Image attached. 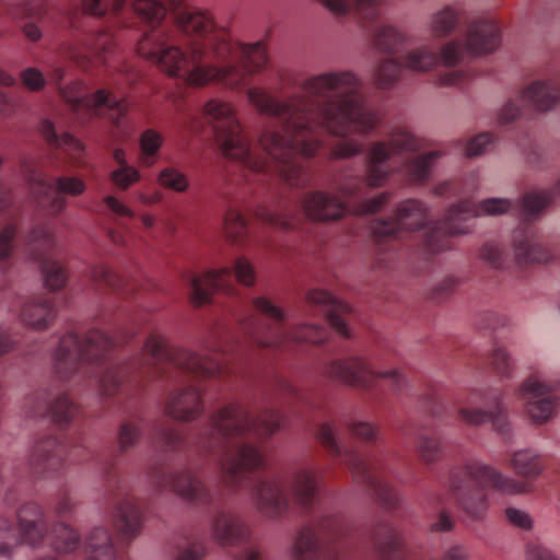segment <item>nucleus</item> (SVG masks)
<instances>
[{
    "label": "nucleus",
    "instance_id": "nucleus-13",
    "mask_svg": "<svg viewBox=\"0 0 560 560\" xmlns=\"http://www.w3.org/2000/svg\"><path fill=\"white\" fill-rule=\"evenodd\" d=\"M21 168L37 206L51 215L58 214L66 207L65 195L79 196L86 188L79 177L57 176L54 182H49L43 166L34 161H24Z\"/></svg>",
    "mask_w": 560,
    "mask_h": 560
},
{
    "label": "nucleus",
    "instance_id": "nucleus-60",
    "mask_svg": "<svg viewBox=\"0 0 560 560\" xmlns=\"http://www.w3.org/2000/svg\"><path fill=\"white\" fill-rule=\"evenodd\" d=\"M392 192L384 191L375 197L364 200L357 206L359 214H374L380 212L392 199Z\"/></svg>",
    "mask_w": 560,
    "mask_h": 560
},
{
    "label": "nucleus",
    "instance_id": "nucleus-64",
    "mask_svg": "<svg viewBox=\"0 0 560 560\" xmlns=\"http://www.w3.org/2000/svg\"><path fill=\"white\" fill-rule=\"evenodd\" d=\"M349 431L361 439L366 441H374L377 438V428L375 424L368 421H352L347 424Z\"/></svg>",
    "mask_w": 560,
    "mask_h": 560
},
{
    "label": "nucleus",
    "instance_id": "nucleus-42",
    "mask_svg": "<svg viewBox=\"0 0 560 560\" xmlns=\"http://www.w3.org/2000/svg\"><path fill=\"white\" fill-rule=\"evenodd\" d=\"M139 370L136 362H129L121 365L108 368L100 380V388L103 395H112L127 380L131 372L137 373Z\"/></svg>",
    "mask_w": 560,
    "mask_h": 560
},
{
    "label": "nucleus",
    "instance_id": "nucleus-45",
    "mask_svg": "<svg viewBox=\"0 0 560 560\" xmlns=\"http://www.w3.org/2000/svg\"><path fill=\"white\" fill-rule=\"evenodd\" d=\"M479 177L477 173H470L459 187L455 182L446 180L438 184L433 188V194L442 198H457L464 195L472 194L478 189Z\"/></svg>",
    "mask_w": 560,
    "mask_h": 560
},
{
    "label": "nucleus",
    "instance_id": "nucleus-1",
    "mask_svg": "<svg viewBox=\"0 0 560 560\" xmlns=\"http://www.w3.org/2000/svg\"><path fill=\"white\" fill-rule=\"evenodd\" d=\"M301 91L279 101L261 88L247 89L248 102L276 122L259 137L261 155L252 151L231 103L212 98L205 104L203 117L221 152L246 167L248 182L279 179L291 187L306 186L311 175L304 159L315 155L324 132L339 138L368 135L380 124L352 71L312 75L301 83Z\"/></svg>",
    "mask_w": 560,
    "mask_h": 560
},
{
    "label": "nucleus",
    "instance_id": "nucleus-21",
    "mask_svg": "<svg viewBox=\"0 0 560 560\" xmlns=\"http://www.w3.org/2000/svg\"><path fill=\"white\" fill-rule=\"evenodd\" d=\"M375 368L363 357L350 355L326 363L324 373L329 378L340 381L347 385L371 389L374 387Z\"/></svg>",
    "mask_w": 560,
    "mask_h": 560
},
{
    "label": "nucleus",
    "instance_id": "nucleus-43",
    "mask_svg": "<svg viewBox=\"0 0 560 560\" xmlns=\"http://www.w3.org/2000/svg\"><path fill=\"white\" fill-rule=\"evenodd\" d=\"M139 370L136 362H129L121 365L108 368L100 380V388L103 395H112L127 380L131 372L137 373Z\"/></svg>",
    "mask_w": 560,
    "mask_h": 560
},
{
    "label": "nucleus",
    "instance_id": "nucleus-59",
    "mask_svg": "<svg viewBox=\"0 0 560 560\" xmlns=\"http://www.w3.org/2000/svg\"><path fill=\"white\" fill-rule=\"evenodd\" d=\"M363 147L355 140H339L332 144L330 156L332 159H347L362 153Z\"/></svg>",
    "mask_w": 560,
    "mask_h": 560
},
{
    "label": "nucleus",
    "instance_id": "nucleus-47",
    "mask_svg": "<svg viewBox=\"0 0 560 560\" xmlns=\"http://www.w3.org/2000/svg\"><path fill=\"white\" fill-rule=\"evenodd\" d=\"M142 435L139 419H126L120 422L117 431V445L120 453H127L133 448Z\"/></svg>",
    "mask_w": 560,
    "mask_h": 560
},
{
    "label": "nucleus",
    "instance_id": "nucleus-53",
    "mask_svg": "<svg viewBox=\"0 0 560 560\" xmlns=\"http://www.w3.org/2000/svg\"><path fill=\"white\" fill-rule=\"evenodd\" d=\"M109 179L120 190H127L141 179L138 168L128 164L114 168L109 173Z\"/></svg>",
    "mask_w": 560,
    "mask_h": 560
},
{
    "label": "nucleus",
    "instance_id": "nucleus-63",
    "mask_svg": "<svg viewBox=\"0 0 560 560\" xmlns=\"http://www.w3.org/2000/svg\"><path fill=\"white\" fill-rule=\"evenodd\" d=\"M459 418L467 424L478 427L490 420V412L482 409L460 407L458 409Z\"/></svg>",
    "mask_w": 560,
    "mask_h": 560
},
{
    "label": "nucleus",
    "instance_id": "nucleus-10",
    "mask_svg": "<svg viewBox=\"0 0 560 560\" xmlns=\"http://www.w3.org/2000/svg\"><path fill=\"white\" fill-rule=\"evenodd\" d=\"M114 347V341L104 331L94 329L79 337L74 332L63 335L51 355V368L60 381H69L79 369L80 362L98 364Z\"/></svg>",
    "mask_w": 560,
    "mask_h": 560
},
{
    "label": "nucleus",
    "instance_id": "nucleus-56",
    "mask_svg": "<svg viewBox=\"0 0 560 560\" xmlns=\"http://www.w3.org/2000/svg\"><path fill=\"white\" fill-rule=\"evenodd\" d=\"M23 86L31 92H39L47 84V78L42 70L35 67H27L20 72Z\"/></svg>",
    "mask_w": 560,
    "mask_h": 560
},
{
    "label": "nucleus",
    "instance_id": "nucleus-62",
    "mask_svg": "<svg viewBox=\"0 0 560 560\" xmlns=\"http://www.w3.org/2000/svg\"><path fill=\"white\" fill-rule=\"evenodd\" d=\"M526 560H560L551 548L544 544L532 542L526 546Z\"/></svg>",
    "mask_w": 560,
    "mask_h": 560
},
{
    "label": "nucleus",
    "instance_id": "nucleus-18",
    "mask_svg": "<svg viewBox=\"0 0 560 560\" xmlns=\"http://www.w3.org/2000/svg\"><path fill=\"white\" fill-rule=\"evenodd\" d=\"M305 318L315 317L324 313L335 330L343 336L350 337V328L346 315L350 313V306L328 291L323 289H308L304 295V305L301 310Z\"/></svg>",
    "mask_w": 560,
    "mask_h": 560
},
{
    "label": "nucleus",
    "instance_id": "nucleus-12",
    "mask_svg": "<svg viewBox=\"0 0 560 560\" xmlns=\"http://www.w3.org/2000/svg\"><path fill=\"white\" fill-rule=\"evenodd\" d=\"M299 208L300 211L296 212L289 205L281 210H270L261 206L254 211V215L265 224L288 230L298 226L300 215L314 221H335L347 212L346 205L338 197L324 191L308 192L299 201Z\"/></svg>",
    "mask_w": 560,
    "mask_h": 560
},
{
    "label": "nucleus",
    "instance_id": "nucleus-32",
    "mask_svg": "<svg viewBox=\"0 0 560 560\" xmlns=\"http://www.w3.org/2000/svg\"><path fill=\"white\" fill-rule=\"evenodd\" d=\"M83 550L85 560H116L118 556L115 536L104 525L93 526L85 533Z\"/></svg>",
    "mask_w": 560,
    "mask_h": 560
},
{
    "label": "nucleus",
    "instance_id": "nucleus-16",
    "mask_svg": "<svg viewBox=\"0 0 560 560\" xmlns=\"http://www.w3.org/2000/svg\"><path fill=\"white\" fill-rule=\"evenodd\" d=\"M556 383L542 374L528 376L520 386L525 413L532 423L542 425L552 420L560 408V397L553 394Z\"/></svg>",
    "mask_w": 560,
    "mask_h": 560
},
{
    "label": "nucleus",
    "instance_id": "nucleus-24",
    "mask_svg": "<svg viewBox=\"0 0 560 560\" xmlns=\"http://www.w3.org/2000/svg\"><path fill=\"white\" fill-rule=\"evenodd\" d=\"M66 459L65 444L54 435L37 439L28 453V464L36 474L44 475L59 470Z\"/></svg>",
    "mask_w": 560,
    "mask_h": 560
},
{
    "label": "nucleus",
    "instance_id": "nucleus-15",
    "mask_svg": "<svg viewBox=\"0 0 560 560\" xmlns=\"http://www.w3.org/2000/svg\"><path fill=\"white\" fill-rule=\"evenodd\" d=\"M342 532L341 518L336 515H323L315 528L304 526L295 535L290 548L291 560H342L335 549H319V539H335Z\"/></svg>",
    "mask_w": 560,
    "mask_h": 560
},
{
    "label": "nucleus",
    "instance_id": "nucleus-25",
    "mask_svg": "<svg viewBox=\"0 0 560 560\" xmlns=\"http://www.w3.org/2000/svg\"><path fill=\"white\" fill-rule=\"evenodd\" d=\"M162 482L173 493L190 503L211 502V492L207 485L192 471L178 469L163 475Z\"/></svg>",
    "mask_w": 560,
    "mask_h": 560
},
{
    "label": "nucleus",
    "instance_id": "nucleus-50",
    "mask_svg": "<svg viewBox=\"0 0 560 560\" xmlns=\"http://www.w3.org/2000/svg\"><path fill=\"white\" fill-rule=\"evenodd\" d=\"M158 179L161 186L176 192H184L189 187V180L186 174L173 166L164 167L160 172Z\"/></svg>",
    "mask_w": 560,
    "mask_h": 560
},
{
    "label": "nucleus",
    "instance_id": "nucleus-51",
    "mask_svg": "<svg viewBox=\"0 0 560 560\" xmlns=\"http://www.w3.org/2000/svg\"><path fill=\"white\" fill-rule=\"evenodd\" d=\"M417 451L422 462L431 465L441 457L442 445L439 439L421 434L417 441Z\"/></svg>",
    "mask_w": 560,
    "mask_h": 560
},
{
    "label": "nucleus",
    "instance_id": "nucleus-44",
    "mask_svg": "<svg viewBox=\"0 0 560 560\" xmlns=\"http://www.w3.org/2000/svg\"><path fill=\"white\" fill-rule=\"evenodd\" d=\"M250 303L254 312L270 322L275 327L288 319L287 311L265 295L253 296Z\"/></svg>",
    "mask_w": 560,
    "mask_h": 560
},
{
    "label": "nucleus",
    "instance_id": "nucleus-57",
    "mask_svg": "<svg viewBox=\"0 0 560 560\" xmlns=\"http://www.w3.org/2000/svg\"><path fill=\"white\" fill-rule=\"evenodd\" d=\"M460 281L456 277H446L439 282H436L430 290V296L434 301H443L448 296L453 295Z\"/></svg>",
    "mask_w": 560,
    "mask_h": 560
},
{
    "label": "nucleus",
    "instance_id": "nucleus-27",
    "mask_svg": "<svg viewBox=\"0 0 560 560\" xmlns=\"http://www.w3.org/2000/svg\"><path fill=\"white\" fill-rule=\"evenodd\" d=\"M231 270L223 267L218 270H209L201 276L187 275L185 280L189 287V298L195 306H201L211 302L212 293L218 290H232L226 284Z\"/></svg>",
    "mask_w": 560,
    "mask_h": 560
},
{
    "label": "nucleus",
    "instance_id": "nucleus-35",
    "mask_svg": "<svg viewBox=\"0 0 560 560\" xmlns=\"http://www.w3.org/2000/svg\"><path fill=\"white\" fill-rule=\"evenodd\" d=\"M56 318V311L51 300L34 298L26 301L20 311L21 322L28 328L42 331L50 327Z\"/></svg>",
    "mask_w": 560,
    "mask_h": 560
},
{
    "label": "nucleus",
    "instance_id": "nucleus-11",
    "mask_svg": "<svg viewBox=\"0 0 560 560\" xmlns=\"http://www.w3.org/2000/svg\"><path fill=\"white\" fill-rule=\"evenodd\" d=\"M335 15L352 12L361 25L369 31L376 50L393 55L407 42V37L389 24L374 26L385 12L388 0H318Z\"/></svg>",
    "mask_w": 560,
    "mask_h": 560
},
{
    "label": "nucleus",
    "instance_id": "nucleus-14",
    "mask_svg": "<svg viewBox=\"0 0 560 560\" xmlns=\"http://www.w3.org/2000/svg\"><path fill=\"white\" fill-rule=\"evenodd\" d=\"M316 436L334 458L342 459L358 482L365 483L373 489L385 505L392 508L396 504L397 495L393 488L377 477L359 454L343 448L339 442L338 428L335 424L322 423Z\"/></svg>",
    "mask_w": 560,
    "mask_h": 560
},
{
    "label": "nucleus",
    "instance_id": "nucleus-33",
    "mask_svg": "<svg viewBox=\"0 0 560 560\" xmlns=\"http://www.w3.org/2000/svg\"><path fill=\"white\" fill-rule=\"evenodd\" d=\"M112 518L124 539H135L141 532L140 509L130 497L119 498L113 505Z\"/></svg>",
    "mask_w": 560,
    "mask_h": 560
},
{
    "label": "nucleus",
    "instance_id": "nucleus-22",
    "mask_svg": "<svg viewBox=\"0 0 560 560\" xmlns=\"http://www.w3.org/2000/svg\"><path fill=\"white\" fill-rule=\"evenodd\" d=\"M220 466L232 483H238L244 474L264 469L266 459L258 446L242 443L225 453Z\"/></svg>",
    "mask_w": 560,
    "mask_h": 560
},
{
    "label": "nucleus",
    "instance_id": "nucleus-36",
    "mask_svg": "<svg viewBox=\"0 0 560 560\" xmlns=\"http://www.w3.org/2000/svg\"><path fill=\"white\" fill-rule=\"evenodd\" d=\"M43 287L50 293L63 290L68 283V271L65 264L48 253L36 256Z\"/></svg>",
    "mask_w": 560,
    "mask_h": 560
},
{
    "label": "nucleus",
    "instance_id": "nucleus-41",
    "mask_svg": "<svg viewBox=\"0 0 560 560\" xmlns=\"http://www.w3.org/2000/svg\"><path fill=\"white\" fill-rule=\"evenodd\" d=\"M49 539L55 550L62 553L73 552L81 544V535L63 523H57L51 527Z\"/></svg>",
    "mask_w": 560,
    "mask_h": 560
},
{
    "label": "nucleus",
    "instance_id": "nucleus-26",
    "mask_svg": "<svg viewBox=\"0 0 560 560\" xmlns=\"http://www.w3.org/2000/svg\"><path fill=\"white\" fill-rule=\"evenodd\" d=\"M210 534L221 546H238L249 541L252 529L242 516L219 511L211 521Z\"/></svg>",
    "mask_w": 560,
    "mask_h": 560
},
{
    "label": "nucleus",
    "instance_id": "nucleus-34",
    "mask_svg": "<svg viewBox=\"0 0 560 560\" xmlns=\"http://www.w3.org/2000/svg\"><path fill=\"white\" fill-rule=\"evenodd\" d=\"M18 14L30 20L22 26L24 36L33 43L40 40L43 32L38 24L44 25L51 14L48 2L46 0H20Z\"/></svg>",
    "mask_w": 560,
    "mask_h": 560
},
{
    "label": "nucleus",
    "instance_id": "nucleus-28",
    "mask_svg": "<svg viewBox=\"0 0 560 560\" xmlns=\"http://www.w3.org/2000/svg\"><path fill=\"white\" fill-rule=\"evenodd\" d=\"M19 520V544L25 542L31 546L40 545L50 530L40 506L34 503L23 505L18 512Z\"/></svg>",
    "mask_w": 560,
    "mask_h": 560
},
{
    "label": "nucleus",
    "instance_id": "nucleus-20",
    "mask_svg": "<svg viewBox=\"0 0 560 560\" xmlns=\"http://www.w3.org/2000/svg\"><path fill=\"white\" fill-rule=\"evenodd\" d=\"M481 247L479 256L494 268L509 267L512 264L520 267L547 264L556 258L550 247Z\"/></svg>",
    "mask_w": 560,
    "mask_h": 560
},
{
    "label": "nucleus",
    "instance_id": "nucleus-37",
    "mask_svg": "<svg viewBox=\"0 0 560 560\" xmlns=\"http://www.w3.org/2000/svg\"><path fill=\"white\" fill-rule=\"evenodd\" d=\"M373 542L381 560H396V552L401 545V534L394 525L384 523L375 530Z\"/></svg>",
    "mask_w": 560,
    "mask_h": 560
},
{
    "label": "nucleus",
    "instance_id": "nucleus-2",
    "mask_svg": "<svg viewBox=\"0 0 560 560\" xmlns=\"http://www.w3.org/2000/svg\"><path fill=\"white\" fill-rule=\"evenodd\" d=\"M136 0L132 13L150 31L137 44V52L156 63L170 77L191 86L218 83L238 90L262 71L268 57L261 42H233L212 16L184 4V0Z\"/></svg>",
    "mask_w": 560,
    "mask_h": 560
},
{
    "label": "nucleus",
    "instance_id": "nucleus-4",
    "mask_svg": "<svg viewBox=\"0 0 560 560\" xmlns=\"http://www.w3.org/2000/svg\"><path fill=\"white\" fill-rule=\"evenodd\" d=\"M422 142L405 127L393 128L386 140L371 143L365 154V176L341 173L335 180L336 190L345 198L358 197L364 185L381 187L392 173L400 174L408 184L427 183L440 150L422 152Z\"/></svg>",
    "mask_w": 560,
    "mask_h": 560
},
{
    "label": "nucleus",
    "instance_id": "nucleus-19",
    "mask_svg": "<svg viewBox=\"0 0 560 560\" xmlns=\"http://www.w3.org/2000/svg\"><path fill=\"white\" fill-rule=\"evenodd\" d=\"M250 499L255 509L269 520L284 516L290 508V500L279 476L259 477L250 489Z\"/></svg>",
    "mask_w": 560,
    "mask_h": 560
},
{
    "label": "nucleus",
    "instance_id": "nucleus-3",
    "mask_svg": "<svg viewBox=\"0 0 560 560\" xmlns=\"http://www.w3.org/2000/svg\"><path fill=\"white\" fill-rule=\"evenodd\" d=\"M73 37L75 43L63 44L57 54L45 62L48 80L81 119L106 116L115 128L114 140L126 141L133 133V125L127 116L129 104L125 98H118L105 89L90 94L86 85L81 81L71 82L67 86L62 85L67 61H72L84 70L90 66L107 61L115 44L114 33L104 30L97 33H85L83 38L77 35Z\"/></svg>",
    "mask_w": 560,
    "mask_h": 560
},
{
    "label": "nucleus",
    "instance_id": "nucleus-7",
    "mask_svg": "<svg viewBox=\"0 0 560 560\" xmlns=\"http://www.w3.org/2000/svg\"><path fill=\"white\" fill-rule=\"evenodd\" d=\"M282 419L281 412L273 408L252 412L241 405L231 404L210 416L208 424L196 435L195 446L212 455L234 440H268L281 429Z\"/></svg>",
    "mask_w": 560,
    "mask_h": 560
},
{
    "label": "nucleus",
    "instance_id": "nucleus-17",
    "mask_svg": "<svg viewBox=\"0 0 560 560\" xmlns=\"http://www.w3.org/2000/svg\"><path fill=\"white\" fill-rule=\"evenodd\" d=\"M560 100V83L556 79L537 80L529 84L514 100H509L501 108L498 120L501 125L516 120L524 106L540 112L552 108Z\"/></svg>",
    "mask_w": 560,
    "mask_h": 560
},
{
    "label": "nucleus",
    "instance_id": "nucleus-52",
    "mask_svg": "<svg viewBox=\"0 0 560 560\" xmlns=\"http://www.w3.org/2000/svg\"><path fill=\"white\" fill-rule=\"evenodd\" d=\"M377 378L388 381L390 390L394 394L400 393L408 385V381H407L405 373L402 372V370H400L399 368H396V366H390V368L376 366L375 371H374V385L376 384Z\"/></svg>",
    "mask_w": 560,
    "mask_h": 560
},
{
    "label": "nucleus",
    "instance_id": "nucleus-40",
    "mask_svg": "<svg viewBox=\"0 0 560 560\" xmlns=\"http://www.w3.org/2000/svg\"><path fill=\"white\" fill-rule=\"evenodd\" d=\"M459 20L458 11L453 7L446 5L432 14L430 31L435 38H445L456 30Z\"/></svg>",
    "mask_w": 560,
    "mask_h": 560
},
{
    "label": "nucleus",
    "instance_id": "nucleus-61",
    "mask_svg": "<svg viewBox=\"0 0 560 560\" xmlns=\"http://www.w3.org/2000/svg\"><path fill=\"white\" fill-rule=\"evenodd\" d=\"M493 143V136L490 132L480 133L470 139L465 145V154L469 158L478 156L487 152Z\"/></svg>",
    "mask_w": 560,
    "mask_h": 560
},
{
    "label": "nucleus",
    "instance_id": "nucleus-6",
    "mask_svg": "<svg viewBox=\"0 0 560 560\" xmlns=\"http://www.w3.org/2000/svg\"><path fill=\"white\" fill-rule=\"evenodd\" d=\"M501 43V30L491 19L472 21L463 38H453L434 51L428 45H422L407 51L401 61L385 58L374 72V82L378 88L387 89L394 85L402 68L427 72L439 63L446 67H456L468 62L471 58L495 50Z\"/></svg>",
    "mask_w": 560,
    "mask_h": 560
},
{
    "label": "nucleus",
    "instance_id": "nucleus-49",
    "mask_svg": "<svg viewBox=\"0 0 560 560\" xmlns=\"http://www.w3.org/2000/svg\"><path fill=\"white\" fill-rule=\"evenodd\" d=\"M162 136L153 130L147 129L140 136L141 163L144 166H152L156 161V154L162 147Z\"/></svg>",
    "mask_w": 560,
    "mask_h": 560
},
{
    "label": "nucleus",
    "instance_id": "nucleus-30",
    "mask_svg": "<svg viewBox=\"0 0 560 560\" xmlns=\"http://www.w3.org/2000/svg\"><path fill=\"white\" fill-rule=\"evenodd\" d=\"M324 340L325 335L323 326L306 320L291 325L284 328L281 332H277L272 338L269 339H265L258 336L254 337V341L258 347H277L287 341L296 343H320Z\"/></svg>",
    "mask_w": 560,
    "mask_h": 560
},
{
    "label": "nucleus",
    "instance_id": "nucleus-31",
    "mask_svg": "<svg viewBox=\"0 0 560 560\" xmlns=\"http://www.w3.org/2000/svg\"><path fill=\"white\" fill-rule=\"evenodd\" d=\"M289 490L293 502L303 510H311L318 494V474L314 468L300 467L289 479Z\"/></svg>",
    "mask_w": 560,
    "mask_h": 560
},
{
    "label": "nucleus",
    "instance_id": "nucleus-54",
    "mask_svg": "<svg viewBox=\"0 0 560 560\" xmlns=\"http://www.w3.org/2000/svg\"><path fill=\"white\" fill-rule=\"evenodd\" d=\"M19 545V537L13 524L5 517H0V556L9 557Z\"/></svg>",
    "mask_w": 560,
    "mask_h": 560
},
{
    "label": "nucleus",
    "instance_id": "nucleus-38",
    "mask_svg": "<svg viewBox=\"0 0 560 560\" xmlns=\"http://www.w3.org/2000/svg\"><path fill=\"white\" fill-rule=\"evenodd\" d=\"M82 2L84 10L94 16L102 18L109 14L116 26H132L124 13L126 0H82Z\"/></svg>",
    "mask_w": 560,
    "mask_h": 560
},
{
    "label": "nucleus",
    "instance_id": "nucleus-55",
    "mask_svg": "<svg viewBox=\"0 0 560 560\" xmlns=\"http://www.w3.org/2000/svg\"><path fill=\"white\" fill-rule=\"evenodd\" d=\"M91 279L98 285H105L112 290L124 288L125 280L117 273L112 272L105 266H96L91 271Z\"/></svg>",
    "mask_w": 560,
    "mask_h": 560
},
{
    "label": "nucleus",
    "instance_id": "nucleus-8",
    "mask_svg": "<svg viewBox=\"0 0 560 560\" xmlns=\"http://www.w3.org/2000/svg\"><path fill=\"white\" fill-rule=\"evenodd\" d=\"M450 489L462 509L474 518H481L489 508L486 489L505 495L522 494L526 485L501 472L497 467L477 459H468L452 470Z\"/></svg>",
    "mask_w": 560,
    "mask_h": 560
},
{
    "label": "nucleus",
    "instance_id": "nucleus-48",
    "mask_svg": "<svg viewBox=\"0 0 560 560\" xmlns=\"http://www.w3.org/2000/svg\"><path fill=\"white\" fill-rule=\"evenodd\" d=\"M511 466L514 471L527 478H536L541 472L539 457L532 451L515 452L511 458Z\"/></svg>",
    "mask_w": 560,
    "mask_h": 560
},
{
    "label": "nucleus",
    "instance_id": "nucleus-46",
    "mask_svg": "<svg viewBox=\"0 0 560 560\" xmlns=\"http://www.w3.org/2000/svg\"><path fill=\"white\" fill-rule=\"evenodd\" d=\"M223 229L226 237L234 242L243 241L249 233L244 214L232 206L225 212Z\"/></svg>",
    "mask_w": 560,
    "mask_h": 560
},
{
    "label": "nucleus",
    "instance_id": "nucleus-39",
    "mask_svg": "<svg viewBox=\"0 0 560 560\" xmlns=\"http://www.w3.org/2000/svg\"><path fill=\"white\" fill-rule=\"evenodd\" d=\"M43 402L58 425L68 424L77 415L78 407L66 393L57 394L54 397L45 396Z\"/></svg>",
    "mask_w": 560,
    "mask_h": 560
},
{
    "label": "nucleus",
    "instance_id": "nucleus-23",
    "mask_svg": "<svg viewBox=\"0 0 560 560\" xmlns=\"http://www.w3.org/2000/svg\"><path fill=\"white\" fill-rule=\"evenodd\" d=\"M203 411L202 395L194 385L171 389L164 402L165 415L179 422L195 421Z\"/></svg>",
    "mask_w": 560,
    "mask_h": 560
},
{
    "label": "nucleus",
    "instance_id": "nucleus-29",
    "mask_svg": "<svg viewBox=\"0 0 560 560\" xmlns=\"http://www.w3.org/2000/svg\"><path fill=\"white\" fill-rule=\"evenodd\" d=\"M39 131L45 140L55 149L60 150L56 159H68L69 163L75 167L84 165V145L68 132L59 133L55 125L48 120L43 119L39 125Z\"/></svg>",
    "mask_w": 560,
    "mask_h": 560
},
{
    "label": "nucleus",
    "instance_id": "nucleus-9",
    "mask_svg": "<svg viewBox=\"0 0 560 560\" xmlns=\"http://www.w3.org/2000/svg\"><path fill=\"white\" fill-rule=\"evenodd\" d=\"M143 351L154 361L164 358L177 373L191 378H210L221 372V364L213 357L214 353L221 351L218 348L205 347L198 351L186 348H170L163 335L152 332L143 343ZM132 362H136L140 380L165 378L172 381L174 377L173 375H164L158 362L141 358L135 359Z\"/></svg>",
    "mask_w": 560,
    "mask_h": 560
},
{
    "label": "nucleus",
    "instance_id": "nucleus-58",
    "mask_svg": "<svg viewBox=\"0 0 560 560\" xmlns=\"http://www.w3.org/2000/svg\"><path fill=\"white\" fill-rule=\"evenodd\" d=\"M234 275L236 280L245 287H253L256 282L254 266L246 258L241 257L235 260Z\"/></svg>",
    "mask_w": 560,
    "mask_h": 560
},
{
    "label": "nucleus",
    "instance_id": "nucleus-5",
    "mask_svg": "<svg viewBox=\"0 0 560 560\" xmlns=\"http://www.w3.org/2000/svg\"><path fill=\"white\" fill-rule=\"evenodd\" d=\"M511 205L508 198H488L478 203L465 199L448 207L442 219L429 221L430 207L423 200L408 198L395 206L393 217L374 220L370 230L376 238L387 241L424 230L425 245H434L444 237L469 233L475 218L503 214Z\"/></svg>",
    "mask_w": 560,
    "mask_h": 560
}]
</instances>
